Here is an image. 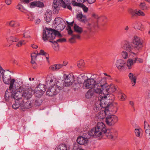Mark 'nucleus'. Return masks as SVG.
I'll return each instance as SVG.
<instances>
[{"mask_svg":"<svg viewBox=\"0 0 150 150\" xmlns=\"http://www.w3.org/2000/svg\"><path fill=\"white\" fill-rule=\"evenodd\" d=\"M54 23L56 26L55 29L47 28V38L54 39L55 37L57 36L59 38L62 37V36L60 32L65 27L66 23L63 19L57 17L55 18Z\"/></svg>","mask_w":150,"mask_h":150,"instance_id":"1","label":"nucleus"},{"mask_svg":"<svg viewBox=\"0 0 150 150\" xmlns=\"http://www.w3.org/2000/svg\"><path fill=\"white\" fill-rule=\"evenodd\" d=\"M104 79L99 77L94 79L92 78H88L83 83V87L84 89H89L93 87L95 92L96 93H99L101 91L100 88L104 85Z\"/></svg>","mask_w":150,"mask_h":150,"instance_id":"2","label":"nucleus"},{"mask_svg":"<svg viewBox=\"0 0 150 150\" xmlns=\"http://www.w3.org/2000/svg\"><path fill=\"white\" fill-rule=\"evenodd\" d=\"M105 125L102 122H98L95 127L88 132V135L90 137H94L103 136L107 132Z\"/></svg>","mask_w":150,"mask_h":150,"instance_id":"3","label":"nucleus"},{"mask_svg":"<svg viewBox=\"0 0 150 150\" xmlns=\"http://www.w3.org/2000/svg\"><path fill=\"white\" fill-rule=\"evenodd\" d=\"M100 95L101 94L100 96L98 97V100L100 101V103L98 105H100L102 108H105V113L107 114L108 112L110 111V107L112 106L111 104H109V102L106 101L105 100L110 99L109 97L110 96L106 95L107 94L104 93H97Z\"/></svg>","mask_w":150,"mask_h":150,"instance_id":"4","label":"nucleus"},{"mask_svg":"<svg viewBox=\"0 0 150 150\" xmlns=\"http://www.w3.org/2000/svg\"><path fill=\"white\" fill-rule=\"evenodd\" d=\"M15 81V80L14 79H12L11 81L9 91L12 90V99H14L15 101H21L22 99L21 97L22 93L18 90V86L16 87L13 85Z\"/></svg>","mask_w":150,"mask_h":150,"instance_id":"5","label":"nucleus"},{"mask_svg":"<svg viewBox=\"0 0 150 150\" xmlns=\"http://www.w3.org/2000/svg\"><path fill=\"white\" fill-rule=\"evenodd\" d=\"M54 0L52 4V8L54 10H56L55 11L56 13L58 12V11L59 9L61 4L62 7L64 8L66 7L69 9L71 10V7L70 5V0Z\"/></svg>","mask_w":150,"mask_h":150,"instance_id":"6","label":"nucleus"},{"mask_svg":"<svg viewBox=\"0 0 150 150\" xmlns=\"http://www.w3.org/2000/svg\"><path fill=\"white\" fill-rule=\"evenodd\" d=\"M102 79L104 80L105 82H104V85H102V86L101 87H100V90L101 91L99 93H104L107 94L106 95L110 96V97L113 96L112 94H111L110 93L115 92L116 90V88L114 85H108L105 79L103 78Z\"/></svg>","mask_w":150,"mask_h":150,"instance_id":"7","label":"nucleus"},{"mask_svg":"<svg viewBox=\"0 0 150 150\" xmlns=\"http://www.w3.org/2000/svg\"><path fill=\"white\" fill-rule=\"evenodd\" d=\"M121 48L129 53H133L134 54H135L134 52H136L132 44L127 41H125L122 42L121 45Z\"/></svg>","mask_w":150,"mask_h":150,"instance_id":"8","label":"nucleus"},{"mask_svg":"<svg viewBox=\"0 0 150 150\" xmlns=\"http://www.w3.org/2000/svg\"><path fill=\"white\" fill-rule=\"evenodd\" d=\"M133 47L136 52L137 53L141 50L143 47L142 41L139 37L135 36L133 40Z\"/></svg>","mask_w":150,"mask_h":150,"instance_id":"9","label":"nucleus"},{"mask_svg":"<svg viewBox=\"0 0 150 150\" xmlns=\"http://www.w3.org/2000/svg\"><path fill=\"white\" fill-rule=\"evenodd\" d=\"M63 89V86H51L47 89V95L49 96H52L56 95L60 90Z\"/></svg>","mask_w":150,"mask_h":150,"instance_id":"10","label":"nucleus"},{"mask_svg":"<svg viewBox=\"0 0 150 150\" xmlns=\"http://www.w3.org/2000/svg\"><path fill=\"white\" fill-rule=\"evenodd\" d=\"M118 120V117L117 116L113 115H108L106 117L105 122L108 125L112 126L117 122Z\"/></svg>","mask_w":150,"mask_h":150,"instance_id":"11","label":"nucleus"},{"mask_svg":"<svg viewBox=\"0 0 150 150\" xmlns=\"http://www.w3.org/2000/svg\"><path fill=\"white\" fill-rule=\"evenodd\" d=\"M125 62L121 59H118L116 62L115 65L118 69L120 71H124Z\"/></svg>","mask_w":150,"mask_h":150,"instance_id":"12","label":"nucleus"},{"mask_svg":"<svg viewBox=\"0 0 150 150\" xmlns=\"http://www.w3.org/2000/svg\"><path fill=\"white\" fill-rule=\"evenodd\" d=\"M21 101V109H29L32 106L31 101L24 100H22Z\"/></svg>","mask_w":150,"mask_h":150,"instance_id":"13","label":"nucleus"},{"mask_svg":"<svg viewBox=\"0 0 150 150\" xmlns=\"http://www.w3.org/2000/svg\"><path fill=\"white\" fill-rule=\"evenodd\" d=\"M105 136L109 139H115L117 137V133L116 131L114 130H108Z\"/></svg>","mask_w":150,"mask_h":150,"instance_id":"14","label":"nucleus"},{"mask_svg":"<svg viewBox=\"0 0 150 150\" xmlns=\"http://www.w3.org/2000/svg\"><path fill=\"white\" fill-rule=\"evenodd\" d=\"M89 137L88 136L86 137H80L77 139V142L80 145H86L88 142V138Z\"/></svg>","mask_w":150,"mask_h":150,"instance_id":"15","label":"nucleus"},{"mask_svg":"<svg viewBox=\"0 0 150 150\" xmlns=\"http://www.w3.org/2000/svg\"><path fill=\"white\" fill-rule=\"evenodd\" d=\"M44 6V4L43 2L39 1H34L30 3V7L33 8L35 7L42 8Z\"/></svg>","mask_w":150,"mask_h":150,"instance_id":"16","label":"nucleus"},{"mask_svg":"<svg viewBox=\"0 0 150 150\" xmlns=\"http://www.w3.org/2000/svg\"><path fill=\"white\" fill-rule=\"evenodd\" d=\"M21 93L22 100H27L30 98L32 96L31 92H30V90L25 91L21 92Z\"/></svg>","mask_w":150,"mask_h":150,"instance_id":"17","label":"nucleus"},{"mask_svg":"<svg viewBox=\"0 0 150 150\" xmlns=\"http://www.w3.org/2000/svg\"><path fill=\"white\" fill-rule=\"evenodd\" d=\"M1 76L3 78V82L5 84H10V82L12 79L11 80V76L9 73H6L5 74L4 73Z\"/></svg>","mask_w":150,"mask_h":150,"instance_id":"18","label":"nucleus"},{"mask_svg":"<svg viewBox=\"0 0 150 150\" xmlns=\"http://www.w3.org/2000/svg\"><path fill=\"white\" fill-rule=\"evenodd\" d=\"M88 77L84 74L79 75L77 77V80L79 83H81L84 82L88 79Z\"/></svg>","mask_w":150,"mask_h":150,"instance_id":"19","label":"nucleus"},{"mask_svg":"<svg viewBox=\"0 0 150 150\" xmlns=\"http://www.w3.org/2000/svg\"><path fill=\"white\" fill-rule=\"evenodd\" d=\"M56 79L53 74L50 75L47 78V81H49V83L52 85L51 86H55V83Z\"/></svg>","mask_w":150,"mask_h":150,"instance_id":"20","label":"nucleus"},{"mask_svg":"<svg viewBox=\"0 0 150 150\" xmlns=\"http://www.w3.org/2000/svg\"><path fill=\"white\" fill-rule=\"evenodd\" d=\"M55 150H70V149L66 144H62L57 146Z\"/></svg>","mask_w":150,"mask_h":150,"instance_id":"21","label":"nucleus"},{"mask_svg":"<svg viewBox=\"0 0 150 150\" xmlns=\"http://www.w3.org/2000/svg\"><path fill=\"white\" fill-rule=\"evenodd\" d=\"M11 91H9V89H7L5 92V95L4 96V99L6 101H8L9 99L11 98L12 99V94L11 93Z\"/></svg>","mask_w":150,"mask_h":150,"instance_id":"22","label":"nucleus"},{"mask_svg":"<svg viewBox=\"0 0 150 150\" xmlns=\"http://www.w3.org/2000/svg\"><path fill=\"white\" fill-rule=\"evenodd\" d=\"M76 17L78 20L82 22L85 23L87 21L85 16H83L81 13H79L77 14Z\"/></svg>","mask_w":150,"mask_h":150,"instance_id":"23","label":"nucleus"},{"mask_svg":"<svg viewBox=\"0 0 150 150\" xmlns=\"http://www.w3.org/2000/svg\"><path fill=\"white\" fill-rule=\"evenodd\" d=\"M128 76L131 82L132 83V86H134L136 82L137 78L136 76H134L133 74L131 73L129 74Z\"/></svg>","mask_w":150,"mask_h":150,"instance_id":"24","label":"nucleus"},{"mask_svg":"<svg viewBox=\"0 0 150 150\" xmlns=\"http://www.w3.org/2000/svg\"><path fill=\"white\" fill-rule=\"evenodd\" d=\"M144 126L146 133L150 136V127L145 121L144 122Z\"/></svg>","mask_w":150,"mask_h":150,"instance_id":"25","label":"nucleus"},{"mask_svg":"<svg viewBox=\"0 0 150 150\" xmlns=\"http://www.w3.org/2000/svg\"><path fill=\"white\" fill-rule=\"evenodd\" d=\"M46 86L45 85H44L43 84H40L36 87L35 89H37L38 90H39L41 91H42L44 93L46 91Z\"/></svg>","mask_w":150,"mask_h":150,"instance_id":"26","label":"nucleus"},{"mask_svg":"<svg viewBox=\"0 0 150 150\" xmlns=\"http://www.w3.org/2000/svg\"><path fill=\"white\" fill-rule=\"evenodd\" d=\"M44 93L41 91L38 90L37 89H35L34 90V94L35 96L38 98H40L42 95H43Z\"/></svg>","mask_w":150,"mask_h":150,"instance_id":"27","label":"nucleus"},{"mask_svg":"<svg viewBox=\"0 0 150 150\" xmlns=\"http://www.w3.org/2000/svg\"><path fill=\"white\" fill-rule=\"evenodd\" d=\"M134 59H129L127 61V66L129 69H130L132 68V66L134 64Z\"/></svg>","mask_w":150,"mask_h":150,"instance_id":"28","label":"nucleus"},{"mask_svg":"<svg viewBox=\"0 0 150 150\" xmlns=\"http://www.w3.org/2000/svg\"><path fill=\"white\" fill-rule=\"evenodd\" d=\"M74 30L79 34H81L83 31L82 28L79 27L76 24H75L74 26Z\"/></svg>","mask_w":150,"mask_h":150,"instance_id":"29","label":"nucleus"},{"mask_svg":"<svg viewBox=\"0 0 150 150\" xmlns=\"http://www.w3.org/2000/svg\"><path fill=\"white\" fill-rule=\"evenodd\" d=\"M15 103L12 105L13 108L14 109H16L19 107L21 108V101H15Z\"/></svg>","mask_w":150,"mask_h":150,"instance_id":"30","label":"nucleus"},{"mask_svg":"<svg viewBox=\"0 0 150 150\" xmlns=\"http://www.w3.org/2000/svg\"><path fill=\"white\" fill-rule=\"evenodd\" d=\"M94 93V91L93 90L91 89H89L86 94V97L87 98H91L93 96Z\"/></svg>","mask_w":150,"mask_h":150,"instance_id":"31","label":"nucleus"},{"mask_svg":"<svg viewBox=\"0 0 150 150\" xmlns=\"http://www.w3.org/2000/svg\"><path fill=\"white\" fill-rule=\"evenodd\" d=\"M80 36L79 35H72L71 37L69 39V41L71 43H73L74 42V40L76 38L79 39Z\"/></svg>","mask_w":150,"mask_h":150,"instance_id":"32","label":"nucleus"},{"mask_svg":"<svg viewBox=\"0 0 150 150\" xmlns=\"http://www.w3.org/2000/svg\"><path fill=\"white\" fill-rule=\"evenodd\" d=\"M135 29L142 30L143 29V26L139 22H136L134 26Z\"/></svg>","mask_w":150,"mask_h":150,"instance_id":"33","label":"nucleus"},{"mask_svg":"<svg viewBox=\"0 0 150 150\" xmlns=\"http://www.w3.org/2000/svg\"><path fill=\"white\" fill-rule=\"evenodd\" d=\"M108 112L107 114L105 113V111H101L99 112L97 114V117L100 119H103L105 117L104 114L105 115H108Z\"/></svg>","mask_w":150,"mask_h":150,"instance_id":"34","label":"nucleus"},{"mask_svg":"<svg viewBox=\"0 0 150 150\" xmlns=\"http://www.w3.org/2000/svg\"><path fill=\"white\" fill-rule=\"evenodd\" d=\"M43 31L42 35V39L44 41H46L47 40V33H46V31L47 30V27H45L43 28Z\"/></svg>","mask_w":150,"mask_h":150,"instance_id":"35","label":"nucleus"},{"mask_svg":"<svg viewBox=\"0 0 150 150\" xmlns=\"http://www.w3.org/2000/svg\"><path fill=\"white\" fill-rule=\"evenodd\" d=\"M18 89L20 88L21 90V92H23L25 91H29V89L28 86H26L25 85H23L21 86L20 88H18Z\"/></svg>","mask_w":150,"mask_h":150,"instance_id":"36","label":"nucleus"},{"mask_svg":"<svg viewBox=\"0 0 150 150\" xmlns=\"http://www.w3.org/2000/svg\"><path fill=\"white\" fill-rule=\"evenodd\" d=\"M9 25L11 27H15L19 26V24L17 22L11 21L9 23Z\"/></svg>","mask_w":150,"mask_h":150,"instance_id":"37","label":"nucleus"},{"mask_svg":"<svg viewBox=\"0 0 150 150\" xmlns=\"http://www.w3.org/2000/svg\"><path fill=\"white\" fill-rule=\"evenodd\" d=\"M128 53L127 51L125 50H123L121 53L122 57L124 59H126L128 57Z\"/></svg>","mask_w":150,"mask_h":150,"instance_id":"38","label":"nucleus"},{"mask_svg":"<svg viewBox=\"0 0 150 150\" xmlns=\"http://www.w3.org/2000/svg\"><path fill=\"white\" fill-rule=\"evenodd\" d=\"M69 76V75H67L65 74L64 75V78L65 79V81L66 80L68 79V81L72 82V81H74V79L72 76L70 77V76Z\"/></svg>","mask_w":150,"mask_h":150,"instance_id":"39","label":"nucleus"},{"mask_svg":"<svg viewBox=\"0 0 150 150\" xmlns=\"http://www.w3.org/2000/svg\"><path fill=\"white\" fill-rule=\"evenodd\" d=\"M73 150H84L82 149L80 146L77 144H75L73 146Z\"/></svg>","mask_w":150,"mask_h":150,"instance_id":"40","label":"nucleus"},{"mask_svg":"<svg viewBox=\"0 0 150 150\" xmlns=\"http://www.w3.org/2000/svg\"><path fill=\"white\" fill-rule=\"evenodd\" d=\"M52 19V12L51 11L47 10V23L50 22Z\"/></svg>","mask_w":150,"mask_h":150,"instance_id":"41","label":"nucleus"},{"mask_svg":"<svg viewBox=\"0 0 150 150\" xmlns=\"http://www.w3.org/2000/svg\"><path fill=\"white\" fill-rule=\"evenodd\" d=\"M18 40V39L16 37L11 36L8 39V41H11L12 42H17Z\"/></svg>","mask_w":150,"mask_h":150,"instance_id":"42","label":"nucleus"},{"mask_svg":"<svg viewBox=\"0 0 150 150\" xmlns=\"http://www.w3.org/2000/svg\"><path fill=\"white\" fill-rule=\"evenodd\" d=\"M134 59V63H136L137 62H139L140 63H142L143 62V60L141 59L140 58H138V57H135L134 58H133Z\"/></svg>","mask_w":150,"mask_h":150,"instance_id":"43","label":"nucleus"},{"mask_svg":"<svg viewBox=\"0 0 150 150\" xmlns=\"http://www.w3.org/2000/svg\"><path fill=\"white\" fill-rule=\"evenodd\" d=\"M68 79L64 81V85L65 86L68 87L72 84V82H69L68 81Z\"/></svg>","mask_w":150,"mask_h":150,"instance_id":"44","label":"nucleus"},{"mask_svg":"<svg viewBox=\"0 0 150 150\" xmlns=\"http://www.w3.org/2000/svg\"><path fill=\"white\" fill-rule=\"evenodd\" d=\"M66 41V39L64 38H59L56 41H54L53 42L57 44V42H62Z\"/></svg>","mask_w":150,"mask_h":150,"instance_id":"45","label":"nucleus"},{"mask_svg":"<svg viewBox=\"0 0 150 150\" xmlns=\"http://www.w3.org/2000/svg\"><path fill=\"white\" fill-rule=\"evenodd\" d=\"M137 15L138 16H144L145 14L142 11L139 10H137Z\"/></svg>","mask_w":150,"mask_h":150,"instance_id":"46","label":"nucleus"},{"mask_svg":"<svg viewBox=\"0 0 150 150\" xmlns=\"http://www.w3.org/2000/svg\"><path fill=\"white\" fill-rule=\"evenodd\" d=\"M72 4L74 6H78L80 7L81 6V4L80 3H78L75 1H72Z\"/></svg>","mask_w":150,"mask_h":150,"instance_id":"47","label":"nucleus"},{"mask_svg":"<svg viewBox=\"0 0 150 150\" xmlns=\"http://www.w3.org/2000/svg\"><path fill=\"white\" fill-rule=\"evenodd\" d=\"M129 13L132 15V17H134L137 15V10H133L130 9L129 11Z\"/></svg>","mask_w":150,"mask_h":150,"instance_id":"48","label":"nucleus"},{"mask_svg":"<svg viewBox=\"0 0 150 150\" xmlns=\"http://www.w3.org/2000/svg\"><path fill=\"white\" fill-rule=\"evenodd\" d=\"M82 8L83 11L85 13H87L88 11V9L85 5L82 4L80 7Z\"/></svg>","mask_w":150,"mask_h":150,"instance_id":"49","label":"nucleus"},{"mask_svg":"<svg viewBox=\"0 0 150 150\" xmlns=\"http://www.w3.org/2000/svg\"><path fill=\"white\" fill-rule=\"evenodd\" d=\"M56 71H57L62 67V64H55Z\"/></svg>","mask_w":150,"mask_h":150,"instance_id":"50","label":"nucleus"},{"mask_svg":"<svg viewBox=\"0 0 150 150\" xmlns=\"http://www.w3.org/2000/svg\"><path fill=\"white\" fill-rule=\"evenodd\" d=\"M140 7L143 10L147 9V6L144 3H141Z\"/></svg>","mask_w":150,"mask_h":150,"instance_id":"51","label":"nucleus"},{"mask_svg":"<svg viewBox=\"0 0 150 150\" xmlns=\"http://www.w3.org/2000/svg\"><path fill=\"white\" fill-rule=\"evenodd\" d=\"M41 102L39 99L36 100L35 101L34 105L35 106H38L41 104Z\"/></svg>","mask_w":150,"mask_h":150,"instance_id":"52","label":"nucleus"},{"mask_svg":"<svg viewBox=\"0 0 150 150\" xmlns=\"http://www.w3.org/2000/svg\"><path fill=\"white\" fill-rule=\"evenodd\" d=\"M46 52H45L44 50H41L39 53H37V55H42L43 56H46Z\"/></svg>","mask_w":150,"mask_h":150,"instance_id":"53","label":"nucleus"},{"mask_svg":"<svg viewBox=\"0 0 150 150\" xmlns=\"http://www.w3.org/2000/svg\"><path fill=\"white\" fill-rule=\"evenodd\" d=\"M49 69L50 70H52L53 71H56L55 64L53 65L50 66L49 67Z\"/></svg>","mask_w":150,"mask_h":150,"instance_id":"54","label":"nucleus"},{"mask_svg":"<svg viewBox=\"0 0 150 150\" xmlns=\"http://www.w3.org/2000/svg\"><path fill=\"white\" fill-rule=\"evenodd\" d=\"M25 44V42H24V40H22L20 41L18 43L16 44V46L18 47H20L23 45Z\"/></svg>","mask_w":150,"mask_h":150,"instance_id":"55","label":"nucleus"},{"mask_svg":"<svg viewBox=\"0 0 150 150\" xmlns=\"http://www.w3.org/2000/svg\"><path fill=\"white\" fill-rule=\"evenodd\" d=\"M98 105H96V106L95 108H94V110H95L98 111L100 110L101 109V108L102 107V106H101L100 105L98 104Z\"/></svg>","mask_w":150,"mask_h":150,"instance_id":"56","label":"nucleus"},{"mask_svg":"<svg viewBox=\"0 0 150 150\" xmlns=\"http://www.w3.org/2000/svg\"><path fill=\"white\" fill-rule=\"evenodd\" d=\"M137 137H139L140 136V133L139 130L137 129H135L134 131Z\"/></svg>","mask_w":150,"mask_h":150,"instance_id":"57","label":"nucleus"},{"mask_svg":"<svg viewBox=\"0 0 150 150\" xmlns=\"http://www.w3.org/2000/svg\"><path fill=\"white\" fill-rule=\"evenodd\" d=\"M84 65L83 61L81 60L80 61V63L78 64V67H80L81 66H83Z\"/></svg>","mask_w":150,"mask_h":150,"instance_id":"58","label":"nucleus"},{"mask_svg":"<svg viewBox=\"0 0 150 150\" xmlns=\"http://www.w3.org/2000/svg\"><path fill=\"white\" fill-rule=\"evenodd\" d=\"M38 55H37V53H33L31 54V58L32 59H34L35 58H36L37 56Z\"/></svg>","mask_w":150,"mask_h":150,"instance_id":"59","label":"nucleus"},{"mask_svg":"<svg viewBox=\"0 0 150 150\" xmlns=\"http://www.w3.org/2000/svg\"><path fill=\"white\" fill-rule=\"evenodd\" d=\"M5 72V70H4L2 68L0 67V76L1 77L2 75L4 74Z\"/></svg>","mask_w":150,"mask_h":150,"instance_id":"60","label":"nucleus"},{"mask_svg":"<svg viewBox=\"0 0 150 150\" xmlns=\"http://www.w3.org/2000/svg\"><path fill=\"white\" fill-rule=\"evenodd\" d=\"M16 8L20 10L21 12H23L24 10L20 7V4H18L16 7Z\"/></svg>","mask_w":150,"mask_h":150,"instance_id":"61","label":"nucleus"},{"mask_svg":"<svg viewBox=\"0 0 150 150\" xmlns=\"http://www.w3.org/2000/svg\"><path fill=\"white\" fill-rule=\"evenodd\" d=\"M120 99L122 101H123L125 100V94L123 93H121Z\"/></svg>","mask_w":150,"mask_h":150,"instance_id":"62","label":"nucleus"},{"mask_svg":"<svg viewBox=\"0 0 150 150\" xmlns=\"http://www.w3.org/2000/svg\"><path fill=\"white\" fill-rule=\"evenodd\" d=\"M88 3L89 4H92L95 2L96 0H87Z\"/></svg>","mask_w":150,"mask_h":150,"instance_id":"63","label":"nucleus"},{"mask_svg":"<svg viewBox=\"0 0 150 150\" xmlns=\"http://www.w3.org/2000/svg\"><path fill=\"white\" fill-rule=\"evenodd\" d=\"M12 0H5L6 3L7 5H9L11 4Z\"/></svg>","mask_w":150,"mask_h":150,"instance_id":"64","label":"nucleus"}]
</instances>
